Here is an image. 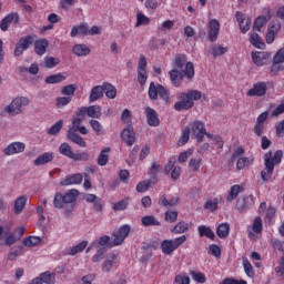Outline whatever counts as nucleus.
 <instances>
[{
    "instance_id": "obj_15",
    "label": "nucleus",
    "mask_w": 284,
    "mask_h": 284,
    "mask_svg": "<svg viewBox=\"0 0 284 284\" xmlns=\"http://www.w3.org/2000/svg\"><path fill=\"white\" fill-rule=\"evenodd\" d=\"M207 28H209L207 30L209 41H211V43H215L221 32V23L219 22V20L212 19L209 21Z\"/></svg>"
},
{
    "instance_id": "obj_10",
    "label": "nucleus",
    "mask_w": 284,
    "mask_h": 284,
    "mask_svg": "<svg viewBox=\"0 0 284 284\" xmlns=\"http://www.w3.org/2000/svg\"><path fill=\"white\" fill-rule=\"evenodd\" d=\"M138 83H140L141 88L148 83V59H145V55H140L139 59Z\"/></svg>"
},
{
    "instance_id": "obj_29",
    "label": "nucleus",
    "mask_w": 284,
    "mask_h": 284,
    "mask_svg": "<svg viewBox=\"0 0 284 284\" xmlns=\"http://www.w3.org/2000/svg\"><path fill=\"white\" fill-rule=\"evenodd\" d=\"M28 203V197L26 195H20L14 201L13 212L14 214H21L26 209V204Z\"/></svg>"
},
{
    "instance_id": "obj_56",
    "label": "nucleus",
    "mask_w": 284,
    "mask_h": 284,
    "mask_svg": "<svg viewBox=\"0 0 284 284\" xmlns=\"http://www.w3.org/2000/svg\"><path fill=\"white\" fill-rule=\"evenodd\" d=\"M74 92H77L75 84H68L61 89V94H63L64 97H71V99H72V95L74 94Z\"/></svg>"
},
{
    "instance_id": "obj_39",
    "label": "nucleus",
    "mask_w": 284,
    "mask_h": 284,
    "mask_svg": "<svg viewBox=\"0 0 284 284\" xmlns=\"http://www.w3.org/2000/svg\"><path fill=\"white\" fill-rule=\"evenodd\" d=\"M267 21H270V18L266 16H258L253 24V32H261V28L267 24Z\"/></svg>"
},
{
    "instance_id": "obj_52",
    "label": "nucleus",
    "mask_w": 284,
    "mask_h": 284,
    "mask_svg": "<svg viewBox=\"0 0 284 284\" xmlns=\"http://www.w3.org/2000/svg\"><path fill=\"white\" fill-rule=\"evenodd\" d=\"M87 108H88V116H90V119H99V116H101V106L90 105Z\"/></svg>"
},
{
    "instance_id": "obj_6",
    "label": "nucleus",
    "mask_w": 284,
    "mask_h": 284,
    "mask_svg": "<svg viewBox=\"0 0 284 284\" xmlns=\"http://www.w3.org/2000/svg\"><path fill=\"white\" fill-rule=\"evenodd\" d=\"M148 94L151 101H156V99H159L160 97V99H162V101H164L166 105H170V103H172L170 92L168 91V89H165V87L160 83L155 84L154 82H151L149 85Z\"/></svg>"
},
{
    "instance_id": "obj_33",
    "label": "nucleus",
    "mask_w": 284,
    "mask_h": 284,
    "mask_svg": "<svg viewBox=\"0 0 284 284\" xmlns=\"http://www.w3.org/2000/svg\"><path fill=\"white\" fill-rule=\"evenodd\" d=\"M72 52L75 57H88L90 54V48L85 44H75L72 48Z\"/></svg>"
},
{
    "instance_id": "obj_58",
    "label": "nucleus",
    "mask_w": 284,
    "mask_h": 284,
    "mask_svg": "<svg viewBox=\"0 0 284 284\" xmlns=\"http://www.w3.org/2000/svg\"><path fill=\"white\" fill-rule=\"evenodd\" d=\"M63 128V120H59L58 122H55L49 130H48V134H51L52 136H54L55 134H59V132H61V129Z\"/></svg>"
},
{
    "instance_id": "obj_37",
    "label": "nucleus",
    "mask_w": 284,
    "mask_h": 284,
    "mask_svg": "<svg viewBox=\"0 0 284 284\" xmlns=\"http://www.w3.org/2000/svg\"><path fill=\"white\" fill-rule=\"evenodd\" d=\"M190 230V223L180 221L176 226L171 229L172 234H185Z\"/></svg>"
},
{
    "instance_id": "obj_4",
    "label": "nucleus",
    "mask_w": 284,
    "mask_h": 284,
    "mask_svg": "<svg viewBox=\"0 0 284 284\" xmlns=\"http://www.w3.org/2000/svg\"><path fill=\"white\" fill-rule=\"evenodd\" d=\"M283 161V150H277L274 153L272 151H267L264 154V170L261 171L262 181H270L274 174V168L276 165H281Z\"/></svg>"
},
{
    "instance_id": "obj_19",
    "label": "nucleus",
    "mask_w": 284,
    "mask_h": 284,
    "mask_svg": "<svg viewBox=\"0 0 284 284\" xmlns=\"http://www.w3.org/2000/svg\"><path fill=\"white\" fill-rule=\"evenodd\" d=\"M121 138H122V141L126 143V145H130V146L134 145L136 141L134 126H132V124H129L126 128H124L123 131L121 132Z\"/></svg>"
},
{
    "instance_id": "obj_30",
    "label": "nucleus",
    "mask_w": 284,
    "mask_h": 284,
    "mask_svg": "<svg viewBox=\"0 0 284 284\" xmlns=\"http://www.w3.org/2000/svg\"><path fill=\"white\" fill-rule=\"evenodd\" d=\"M99 99H103V85H95L91 89L89 103H94V101H99Z\"/></svg>"
},
{
    "instance_id": "obj_42",
    "label": "nucleus",
    "mask_w": 284,
    "mask_h": 284,
    "mask_svg": "<svg viewBox=\"0 0 284 284\" xmlns=\"http://www.w3.org/2000/svg\"><path fill=\"white\" fill-rule=\"evenodd\" d=\"M216 235L219 239H227L230 236V224L222 223L216 227Z\"/></svg>"
},
{
    "instance_id": "obj_55",
    "label": "nucleus",
    "mask_w": 284,
    "mask_h": 284,
    "mask_svg": "<svg viewBox=\"0 0 284 284\" xmlns=\"http://www.w3.org/2000/svg\"><path fill=\"white\" fill-rule=\"evenodd\" d=\"M252 230L255 234H261V232H263V220L261 216L254 219Z\"/></svg>"
},
{
    "instance_id": "obj_27",
    "label": "nucleus",
    "mask_w": 284,
    "mask_h": 284,
    "mask_svg": "<svg viewBox=\"0 0 284 284\" xmlns=\"http://www.w3.org/2000/svg\"><path fill=\"white\" fill-rule=\"evenodd\" d=\"M250 43L254 48H257L258 50H263L265 48V41H263V38L256 33V31H252L250 36Z\"/></svg>"
},
{
    "instance_id": "obj_31",
    "label": "nucleus",
    "mask_w": 284,
    "mask_h": 284,
    "mask_svg": "<svg viewBox=\"0 0 284 284\" xmlns=\"http://www.w3.org/2000/svg\"><path fill=\"white\" fill-rule=\"evenodd\" d=\"M110 150H111L110 146H106V148L102 149L100 154L98 155L97 163L101 168L108 165V162L110 161V155H109Z\"/></svg>"
},
{
    "instance_id": "obj_40",
    "label": "nucleus",
    "mask_w": 284,
    "mask_h": 284,
    "mask_svg": "<svg viewBox=\"0 0 284 284\" xmlns=\"http://www.w3.org/2000/svg\"><path fill=\"white\" fill-rule=\"evenodd\" d=\"M63 81H65V75H63V73H58L48 75L44 83H48V85H53L54 83H63Z\"/></svg>"
},
{
    "instance_id": "obj_9",
    "label": "nucleus",
    "mask_w": 284,
    "mask_h": 284,
    "mask_svg": "<svg viewBox=\"0 0 284 284\" xmlns=\"http://www.w3.org/2000/svg\"><path fill=\"white\" fill-rule=\"evenodd\" d=\"M181 166L176 165V156H171L164 166V173L171 174L173 181H179V179H181Z\"/></svg>"
},
{
    "instance_id": "obj_64",
    "label": "nucleus",
    "mask_w": 284,
    "mask_h": 284,
    "mask_svg": "<svg viewBox=\"0 0 284 284\" xmlns=\"http://www.w3.org/2000/svg\"><path fill=\"white\" fill-rule=\"evenodd\" d=\"M275 63H284V48H281L273 57Z\"/></svg>"
},
{
    "instance_id": "obj_18",
    "label": "nucleus",
    "mask_w": 284,
    "mask_h": 284,
    "mask_svg": "<svg viewBox=\"0 0 284 284\" xmlns=\"http://www.w3.org/2000/svg\"><path fill=\"white\" fill-rule=\"evenodd\" d=\"M57 283V273H51L45 271L41 273L38 277L33 278L30 284H54Z\"/></svg>"
},
{
    "instance_id": "obj_7",
    "label": "nucleus",
    "mask_w": 284,
    "mask_h": 284,
    "mask_svg": "<svg viewBox=\"0 0 284 284\" xmlns=\"http://www.w3.org/2000/svg\"><path fill=\"white\" fill-rule=\"evenodd\" d=\"M185 241H187V236L185 235H181L171 240H163L161 242L162 254L165 256H172V254H174V252H176V250H179V247H181Z\"/></svg>"
},
{
    "instance_id": "obj_8",
    "label": "nucleus",
    "mask_w": 284,
    "mask_h": 284,
    "mask_svg": "<svg viewBox=\"0 0 284 284\" xmlns=\"http://www.w3.org/2000/svg\"><path fill=\"white\" fill-rule=\"evenodd\" d=\"M27 105H30V99H28V97H18L4 108V112L10 116H17V114L23 112V108H27Z\"/></svg>"
},
{
    "instance_id": "obj_62",
    "label": "nucleus",
    "mask_w": 284,
    "mask_h": 284,
    "mask_svg": "<svg viewBox=\"0 0 284 284\" xmlns=\"http://www.w3.org/2000/svg\"><path fill=\"white\" fill-rule=\"evenodd\" d=\"M191 276L193 280H195L196 283H205V281H207V278L205 277V274L203 273H199V272H195V271H192L191 272Z\"/></svg>"
},
{
    "instance_id": "obj_34",
    "label": "nucleus",
    "mask_w": 284,
    "mask_h": 284,
    "mask_svg": "<svg viewBox=\"0 0 284 284\" xmlns=\"http://www.w3.org/2000/svg\"><path fill=\"white\" fill-rule=\"evenodd\" d=\"M241 192H243L242 185L234 184L233 186H231L230 192L226 196L227 203H231V201H234L239 196V194H241Z\"/></svg>"
},
{
    "instance_id": "obj_43",
    "label": "nucleus",
    "mask_w": 284,
    "mask_h": 284,
    "mask_svg": "<svg viewBox=\"0 0 284 284\" xmlns=\"http://www.w3.org/2000/svg\"><path fill=\"white\" fill-rule=\"evenodd\" d=\"M254 163V158H240L236 162V169L237 170H245V168H250V165H253Z\"/></svg>"
},
{
    "instance_id": "obj_23",
    "label": "nucleus",
    "mask_w": 284,
    "mask_h": 284,
    "mask_svg": "<svg viewBox=\"0 0 284 284\" xmlns=\"http://www.w3.org/2000/svg\"><path fill=\"white\" fill-rule=\"evenodd\" d=\"M83 183V174L75 173L68 175L62 182L61 185H81Z\"/></svg>"
},
{
    "instance_id": "obj_41",
    "label": "nucleus",
    "mask_w": 284,
    "mask_h": 284,
    "mask_svg": "<svg viewBox=\"0 0 284 284\" xmlns=\"http://www.w3.org/2000/svg\"><path fill=\"white\" fill-rule=\"evenodd\" d=\"M159 168H161V165L153 162L149 171L150 181H152L153 185H156L159 182Z\"/></svg>"
},
{
    "instance_id": "obj_22",
    "label": "nucleus",
    "mask_w": 284,
    "mask_h": 284,
    "mask_svg": "<svg viewBox=\"0 0 284 284\" xmlns=\"http://www.w3.org/2000/svg\"><path fill=\"white\" fill-rule=\"evenodd\" d=\"M49 45H50V42H48V39H45V38L36 40V42H34L36 54H38V57H43V54H45Z\"/></svg>"
},
{
    "instance_id": "obj_50",
    "label": "nucleus",
    "mask_w": 284,
    "mask_h": 284,
    "mask_svg": "<svg viewBox=\"0 0 284 284\" xmlns=\"http://www.w3.org/2000/svg\"><path fill=\"white\" fill-rule=\"evenodd\" d=\"M190 132H192V129H190V126H185L182 130V135L178 142V145L181 148L183 145H185V143H187V141H190Z\"/></svg>"
},
{
    "instance_id": "obj_24",
    "label": "nucleus",
    "mask_w": 284,
    "mask_h": 284,
    "mask_svg": "<svg viewBox=\"0 0 284 284\" xmlns=\"http://www.w3.org/2000/svg\"><path fill=\"white\" fill-rule=\"evenodd\" d=\"M116 266V254L111 253L102 265V272L110 273Z\"/></svg>"
},
{
    "instance_id": "obj_51",
    "label": "nucleus",
    "mask_w": 284,
    "mask_h": 284,
    "mask_svg": "<svg viewBox=\"0 0 284 284\" xmlns=\"http://www.w3.org/2000/svg\"><path fill=\"white\" fill-rule=\"evenodd\" d=\"M33 41H34V38H32V36H27V37H21L17 44L20 45V48H23V50H28V48L32 45Z\"/></svg>"
},
{
    "instance_id": "obj_36",
    "label": "nucleus",
    "mask_w": 284,
    "mask_h": 284,
    "mask_svg": "<svg viewBox=\"0 0 284 284\" xmlns=\"http://www.w3.org/2000/svg\"><path fill=\"white\" fill-rule=\"evenodd\" d=\"M141 223L144 227H150V226H159L161 225V222L156 220L154 215H145L142 217Z\"/></svg>"
},
{
    "instance_id": "obj_53",
    "label": "nucleus",
    "mask_w": 284,
    "mask_h": 284,
    "mask_svg": "<svg viewBox=\"0 0 284 284\" xmlns=\"http://www.w3.org/2000/svg\"><path fill=\"white\" fill-rule=\"evenodd\" d=\"M204 210L216 212V210H219V199L207 200L204 204Z\"/></svg>"
},
{
    "instance_id": "obj_59",
    "label": "nucleus",
    "mask_w": 284,
    "mask_h": 284,
    "mask_svg": "<svg viewBox=\"0 0 284 284\" xmlns=\"http://www.w3.org/2000/svg\"><path fill=\"white\" fill-rule=\"evenodd\" d=\"M268 32L273 34H278V32H281V21L278 20L271 21L268 24Z\"/></svg>"
},
{
    "instance_id": "obj_3",
    "label": "nucleus",
    "mask_w": 284,
    "mask_h": 284,
    "mask_svg": "<svg viewBox=\"0 0 284 284\" xmlns=\"http://www.w3.org/2000/svg\"><path fill=\"white\" fill-rule=\"evenodd\" d=\"M130 224H124L113 233L114 240L112 242H110V235H103L98 241L93 242L92 246L97 247V250H103L104 245H109V247L122 245L123 241L130 235Z\"/></svg>"
},
{
    "instance_id": "obj_60",
    "label": "nucleus",
    "mask_w": 284,
    "mask_h": 284,
    "mask_svg": "<svg viewBox=\"0 0 284 284\" xmlns=\"http://www.w3.org/2000/svg\"><path fill=\"white\" fill-rule=\"evenodd\" d=\"M164 219L166 223H174L176 219H179V212L178 211H166L164 213Z\"/></svg>"
},
{
    "instance_id": "obj_20",
    "label": "nucleus",
    "mask_w": 284,
    "mask_h": 284,
    "mask_svg": "<svg viewBox=\"0 0 284 284\" xmlns=\"http://www.w3.org/2000/svg\"><path fill=\"white\" fill-rule=\"evenodd\" d=\"M7 156H12L13 154H21L26 152V143L23 142H12L3 150Z\"/></svg>"
},
{
    "instance_id": "obj_32",
    "label": "nucleus",
    "mask_w": 284,
    "mask_h": 284,
    "mask_svg": "<svg viewBox=\"0 0 284 284\" xmlns=\"http://www.w3.org/2000/svg\"><path fill=\"white\" fill-rule=\"evenodd\" d=\"M102 88L108 99H116V87L110 84V82H103Z\"/></svg>"
},
{
    "instance_id": "obj_1",
    "label": "nucleus",
    "mask_w": 284,
    "mask_h": 284,
    "mask_svg": "<svg viewBox=\"0 0 284 284\" xmlns=\"http://www.w3.org/2000/svg\"><path fill=\"white\" fill-rule=\"evenodd\" d=\"M194 63L187 62V55L184 53H178L173 60V69L169 71V77L174 88H181L183 79L186 81H193L194 79Z\"/></svg>"
},
{
    "instance_id": "obj_57",
    "label": "nucleus",
    "mask_w": 284,
    "mask_h": 284,
    "mask_svg": "<svg viewBox=\"0 0 284 284\" xmlns=\"http://www.w3.org/2000/svg\"><path fill=\"white\" fill-rule=\"evenodd\" d=\"M201 165H203V160L202 159H191L189 161V168L193 172H199V170H201Z\"/></svg>"
},
{
    "instance_id": "obj_12",
    "label": "nucleus",
    "mask_w": 284,
    "mask_h": 284,
    "mask_svg": "<svg viewBox=\"0 0 284 284\" xmlns=\"http://www.w3.org/2000/svg\"><path fill=\"white\" fill-rule=\"evenodd\" d=\"M267 119H270L268 111H264L257 116L253 128L255 136H263V134H265V121H267Z\"/></svg>"
},
{
    "instance_id": "obj_14",
    "label": "nucleus",
    "mask_w": 284,
    "mask_h": 284,
    "mask_svg": "<svg viewBox=\"0 0 284 284\" xmlns=\"http://www.w3.org/2000/svg\"><path fill=\"white\" fill-rule=\"evenodd\" d=\"M267 85L270 82L258 81L253 84V88L246 92V97H265L267 94Z\"/></svg>"
},
{
    "instance_id": "obj_11",
    "label": "nucleus",
    "mask_w": 284,
    "mask_h": 284,
    "mask_svg": "<svg viewBox=\"0 0 284 284\" xmlns=\"http://www.w3.org/2000/svg\"><path fill=\"white\" fill-rule=\"evenodd\" d=\"M191 130L197 143H203V139H205V134H207V130L205 129V123L201 120H195L191 124Z\"/></svg>"
},
{
    "instance_id": "obj_44",
    "label": "nucleus",
    "mask_w": 284,
    "mask_h": 284,
    "mask_svg": "<svg viewBox=\"0 0 284 284\" xmlns=\"http://www.w3.org/2000/svg\"><path fill=\"white\" fill-rule=\"evenodd\" d=\"M22 243H23L24 247H37V245H39V243H41V237L30 235L28 237H24Z\"/></svg>"
},
{
    "instance_id": "obj_54",
    "label": "nucleus",
    "mask_w": 284,
    "mask_h": 284,
    "mask_svg": "<svg viewBox=\"0 0 284 284\" xmlns=\"http://www.w3.org/2000/svg\"><path fill=\"white\" fill-rule=\"evenodd\" d=\"M71 101H72V97H59L55 100V108L58 109L65 108V105H69Z\"/></svg>"
},
{
    "instance_id": "obj_48",
    "label": "nucleus",
    "mask_w": 284,
    "mask_h": 284,
    "mask_svg": "<svg viewBox=\"0 0 284 284\" xmlns=\"http://www.w3.org/2000/svg\"><path fill=\"white\" fill-rule=\"evenodd\" d=\"M150 18L144 16L143 12L139 11L136 13V23L135 28H141V26H150Z\"/></svg>"
},
{
    "instance_id": "obj_26",
    "label": "nucleus",
    "mask_w": 284,
    "mask_h": 284,
    "mask_svg": "<svg viewBox=\"0 0 284 284\" xmlns=\"http://www.w3.org/2000/svg\"><path fill=\"white\" fill-rule=\"evenodd\" d=\"M197 234L201 239H203V236H205L206 239H210L211 241H214V239H216V234H214V231H212V227L206 225H199Z\"/></svg>"
},
{
    "instance_id": "obj_2",
    "label": "nucleus",
    "mask_w": 284,
    "mask_h": 284,
    "mask_svg": "<svg viewBox=\"0 0 284 284\" xmlns=\"http://www.w3.org/2000/svg\"><path fill=\"white\" fill-rule=\"evenodd\" d=\"M79 197V190L73 189L69 190L65 193L58 192L53 199V207L57 210L64 209V216L70 219V216L74 212V203H77V199Z\"/></svg>"
},
{
    "instance_id": "obj_13",
    "label": "nucleus",
    "mask_w": 284,
    "mask_h": 284,
    "mask_svg": "<svg viewBox=\"0 0 284 284\" xmlns=\"http://www.w3.org/2000/svg\"><path fill=\"white\" fill-rule=\"evenodd\" d=\"M251 57L254 65L261 68L270 63V59H272V53H267L265 51H255L251 53Z\"/></svg>"
},
{
    "instance_id": "obj_25",
    "label": "nucleus",
    "mask_w": 284,
    "mask_h": 284,
    "mask_svg": "<svg viewBox=\"0 0 284 284\" xmlns=\"http://www.w3.org/2000/svg\"><path fill=\"white\" fill-rule=\"evenodd\" d=\"M67 136L69 141H72V143H75V145H79L80 148H85V140H83L82 136L77 133V131L69 129L67 132Z\"/></svg>"
},
{
    "instance_id": "obj_45",
    "label": "nucleus",
    "mask_w": 284,
    "mask_h": 284,
    "mask_svg": "<svg viewBox=\"0 0 284 284\" xmlns=\"http://www.w3.org/2000/svg\"><path fill=\"white\" fill-rule=\"evenodd\" d=\"M59 152H60V154H62V156H67L68 159H72V156H74V152L72 151V146H70V144H68V142H63L59 146Z\"/></svg>"
},
{
    "instance_id": "obj_46",
    "label": "nucleus",
    "mask_w": 284,
    "mask_h": 284,
    "mask_svg": "<svg viewBox=\"0 0 284 284\" xmlns=\"http://www.w3.org/2000/svg\"><path fill=\"white\" fill-rule=\"evenodd\" d=\"M88 247V241H82L78 245L71 247L68 252L69 256H77L80 252H83Z\"/></svg>"
},
{
    "instance_id": "obj_63",
    "label": "nucleus",
    "mask_w": 284,
    "mask_h": 284,
    "mask_svg": "<svg viewBox=\"0 0 284 284\" xmlns=\"http://www.w3.org/2000/svg\"><path fill=\"white\" fill-rule=\"evenodd\" d=\"M220 284H247V281L235 280L234 277H225Z\"/></svg>"
},
{
    "instance_id": "obj_16",
    "label": "nucleus",
    "mask_w": 284,
    "mask_h": 284,
    "mask_svg": "<svg viewBox=\"0 0 284 284\" xmlns=\"http://www.w3.org/2000/svg\"><path fill=\"white\" fill-rule=\"evenodd\" d=\"M235 19L239 23L240 30L242 34H247L250 32V28H252V19L248 17H245L243 12L236 11Z\"/></svg>"
},
{
    "instance_id": "obj_47",
    "label": "nucleus",
    "mask_w": 284,
    "mask_h": 284,
    "mask_svg": "<svg viewBox=\"0 0 284 284\" xmlns=\"http://www.w3.org/2000/svg\"><path fill=\"white\" fill-rule=\"evenodd\" d=\"M89 125L92 128L97 136H101L104 134L103 125L101 124V122H99V120H90Z\"/></svg>"
},
{
    "instance_id": "obj_28",
    "label": "nucleus",
    "mask_w": 284,
    "mask_h": 284,
    "mask_svg": "<svg viewBox=\"0 0 284 284\" xmlns=\"http://www.w3.org/2000/svg\"><path fill=\"white\" fill-rule=\"evenodd\" d=\"M51 161H54V153L45 152L39 155L33 163L34 165L40 166V165H45L47 163H51Z\"/></svg>"
},
{
    "instance_id": "obj_17",
    "label": "nucleus",
    "mask_w": 284,
    "mask_h": 284,
    "mask_svg": "<svg viewBox=\"0 0 284 284\" xmlns=\"http://www.w3.org/2000/svg\"><path fill=\"white\" fill-rule=\"evenodd\" d=\"M144 114L146 116V123L150 125V128H159V125H161L159 113L152 106H146L144 109Z\"/></svg>"
},
{
    "instance_id": "obj_38",
    "label": "nucleus",
    "mask_w": 284,
    "mask_h": 284,
    "mask_svg": "<svg viewBox=\"0 0 284 284\" xmlns=\"http://www.w3.org/2000/svg\"><path fill=\"white\" fill-rule=\"evenodd\" d=\"M59 63H61V59L54 57H45L42 67L47 68V70H52V68H57Z\"/></svg>"
},
{
    "instance_id": "obj_35",
    "label": "nucleus",
    "mask_w": 284,
    "mask_h": 284,
    "mask_svg": "<svg viewBox=\"0 0 284 284\" xmlns=\"http://www.w3.org/2000/svg\"><path fill=\"white\" fill-rule=\"evenodd\" d=\"M229 51L230 49L227 47H223L221 44L215 43L211 47V54L214 59H216V57H223V54H226Z\"/></svg>"
},
{
    "instance_id": "obj_21",
    "label": "nucleus",
    "mask_w": 284,
    "mask_h": 284,
    "mask_svg": "<svg viewBox=\"0 0 284 284\" xmlns=\"http://www.w3.org/2000/svg\"><path fill=\"white\" fill-rule=\"evenodd\" d=\"M83 199L87 203H92L95 212H103V200H101V197L92 193H87L83 195Z\"/></svg>"
},
{
    "instance_id": "obj_5",
    "label": "nucleus",
    "mask_w": 284,
    "mask_h": 284,
    "mask_svg": "<svg viewBox=\"0 0 284 284\" xmlns=\"http://www.w3.org/2000/svg\"><path fill=\"white\" fill-rule=\"evenodd\" d=\"M201 97L202 94L199 90L181 92L178 97L179 101L174 103V110L176 112L192 110L194 108V101H201Z\"/></svg>"
},
{
    "instance_id": "obj_49",
    "label": "nucleus",
    "mask_w": 284,
    "mask_h": 284,
    "mask_svg": "<svg viewBox=\"0 0 284 284\" xmlns=\"http://www.w3.org/2000/svg\"><path fill=\"white\" fill-rule=\"evenodd\" d=\"M242 263H243V267H244V272H245L246 276H248V278H254V276H255L254 267H252V263H250V260L244 257L242 260Z\"/></svg>"
},
{
    "instance_id": "obj_61",
    "label": "nucleus",
    "mask_w": 284,
    "mask_h": 284,
    "mask_svg": "<svg viewBox=\"0 0 284 284\" xmlns=\"http://www.w3.org/2000/svg\"><path fill=\"white\" fill-rule=\"evenodd\" d=\"M174 283L176 284H190V276L185 273H180L175 276Z\"/></svg>"
}]
</instances>
